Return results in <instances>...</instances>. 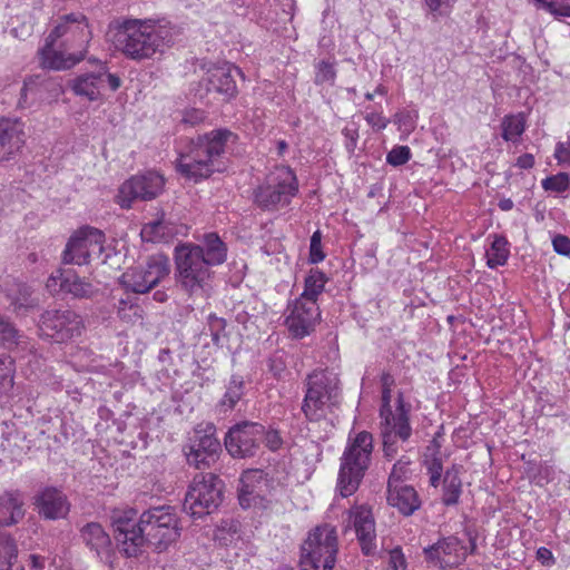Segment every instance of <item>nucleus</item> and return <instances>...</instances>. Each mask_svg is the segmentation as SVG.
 I'll use <instances>...</instances> for the list:
<instances>
[{"label":"nucleus","mask_w":570,"mask_h":570,"mask_svg":"<svg viewBox=\"0 0 570 570\" xmlns=\"http://www.w3.org/2000/svg\"><path fill=\"white\" fill-rule=\"evenodd\" d=\"M117 546L127 558L138 557L145 544L163 552L180 537L179 519L169 505L144 511L137 523L118 519L114 523Z\"/></svg>","instance_id":"1"},{"label":"nucleus","mask_w":570,"mask_h":570,"mask_svg":"<svg viewBox=\"0 0 570 570\" xmlns=\"http://www.w3.org/2000/svg\"><path fill=\"white\" fill-rule=\"evenodd\" d=\"M233 136L227 129H217L186 140L176 160V170L194 183L209 178L222 171L218 159L225 153V146Z\"/></svg>","instance_id":"2"},{"label":"nucleus","mask_w":570,"mask_h":570,"mask_svg":"<svg viewBox=\"0 0 570 570\" xmlns=\"http://www.w3.org/2000/svg\"><path fill=\"white\" fill-rule=\"evenodd\" d=\"M171 42V28L154 19H126L115 33L116 48L136 61L153 58Z\"/></svg>","instance_id":"3"},{"label":"nucleus","mask_w":570,"mask_h":570,"mask_svg":"<svg viewBox=\"0 0 570 570\" xmlns=\"http://www.w3.org/2000/svg\"><path fill=\"white\" fill-rule=\"evenodd\" d=\"M373 452V436L362 431L350 440L343 455L337 478V490L343 498L352 495L360 487L370 468Z\"/></svg>","instance_id":"4"},{"label":"nucleus","mask_w":570,"mask_h":570,"mask_svg":"<svg viewBox=\"0 0 570 570\" xmlns=\"http://www.w3.org/2000/svg\"><path fill=\"white\" fill-rule=\"evenodd\" d=\"M302 413L309 422H320L338 403L340 379L327 370H315L304 380Z\"/></svg>","instance_id":"5"},{"label":"nucleus","mask_w":570,"mask_h":570,"mask_svg":"<svg viewBox=\"0 0 570 570\" xmlns=\"http://www.w3.org/2000/svg\"><path fill=\"white\" fill-rule=\"evenodd\" d=\"M175 278L189 295L204 296L212 278L210 267L206 264L202 247L183 244L175 248Z\"/></svg>","instance_id":"6"},{"label":"nucleus","mask_w":570,"mask_h":570,"mask_svg":"<svg viewBox=\"0 0 570 570\" xmlns=\"http://www.w3.org/2000/svg\"><path fill=\"white\" fill-rule=\"evenodd\" d=\"M337 551L336 529L327 523L317 525L301 547V570H332Z\"/></svg>","instance_id":"7"},{"label":"nucleus","mask_w":570,"mask_h":570,"mask_svg":"<svg viewBox=\"0 0 570 570\" xmlns=\"http://www.w3.org/2000/svg\"><path fill=\"white\" fill-rule=\"evenodd\" d=\"M298 191L297 178L289 167H278L253 191L254 204L262 210L273 212L289 204Z\"/></svg>","instance_id":"8"},{"label":"nucleus","mask_w":570,"mask_h":570,"mask_svg":"<svg viewBox=\"0 0 570 570\" xmlns=\"http://www.w3.org/2000/svg\"><path fill=\"white\" fill-rule=\"evenodd\" d=\"M224 500V481L214 473L194 476L184 501V510L193 518L214 513Z\"/></svg>","instance_id":"9"},{"label":"nucleus","mask_w":570,"mask_h":570,"mask_svg":"<svg viewBox=\"0 0 570 570\" xmlns=\"http://www.w3.org/2000/svg\"><path fill=\"white\" fill-rule=\"evenodd\" d=\"M83 328L81 316L69 308L46 309L40 315V335L55 343H67L80 336Z\"/></svg>","instance_id":"10"},{"label":"nucleus","mask_w":570,"mask_h":570,"mask_svg":"<svg viewBox=\"0 0 570 570\" xmlns=\"http://www.w3.org/2000/svg\"><path fill=\"white\" fill-rule=\"evenodd\" d=\"M222 444L216 436V428L208 423L204 429H196L190 442L184 446L187 463L197 470H205L217 462Z\"/></svg>","instance_id":"11"},{"label":"nucleus","mask_w":570,"mask_h":570,"mask_svg":"<svg viewBox=\"0 0 570 570\" xmlns=\"http://www.w3.org/2000/svg\"><path fill=\"white\" fill-rule=\"evenodd\" d=\"M170 274L169 259L165 255L151 256L146 267L129 268L120 277L121 285L136 294H145Z\"/></svg>","instance_id":"12"},{"label":"nucleus","mask_w":570,"mask_h":570,"mask_svg":"<svg viewBox=\"0 0 570 570\" xmlns=\"http://www.w3.org/2000/svg\"><path fill=\"white\" fill-rule=\"evenodd\" d=\"M265 426L258 422L243 421L232 426L225 435V448L236 459L253 458L259 450Z\"/></svg>","instance_id":"13"},{"label":"nucleus","mask_w":570,"mask_h":570,"mask_svg":"<svg viewBox=\"0 0 570 570\" xmlns=\"http://www.w3.org/2000/svg\"><path fill=\"white\" fill-rule=\"evenodd\" d=\"M105 235L101 230L85 227L72 236L62 253L65 264L86 265L99 258L104 252Z\"/></svg>","instance_id":"14"},{"label":"nucleus","mask_w":570,"mask_h":570,"mask_svg":"<svg viewBox=\"0 0 570 570\" xmlns=\"http://www.w3.org/2000/svg\"><path fill=\"white\" fill-rule=\"evenodd\" d=\"M164 185V177L155 171L135 175L120 186L118 204L121 208L129 209L134 202L151 200L163 191Z\"/></svg>","instance_id":"15"},{"label":"nucleus","mask_w":570,"mask_h":570,"mask_svg":"<svg viewBox=\"0 0 570 570\" xmlns=\"http://www.w3.org/2000/svg\"><path fill=\"white\" fill-rule=\"evenodd\" d=\"M66 37L62 46L65 49L80 47L86 49L91 39L88 20L81 12H72L59 18L57 26L51 30L47 38L50 42H57ZM82 52L85 50H81Z\"/></svg>","instance_id":"16"},{"label":"nucleus","mask_w":570,"mask_h":570,"mask_svg":"<svg viewBox=\"0 0 570 570\" xmlns=\"http://www.w3.org/2000/svg\"><path fill=\"white\" fill-rule=\"evenodd\" d=\"M425 559L433 562L440 569H451L462 564L468 557V548L455 535L440 539L423 550Z\"/></svg>","instance_id":"17"},{"label":"nucleus","mask_w":570,"mask_h":570,"mask_svg":"<svg viewBox=\"0 0 570 570\" xmlns=\"http://www.w3.org/2000/svg\"><path fill=\"white\" fill-rule=\"evenodd\" d=\"M287 309L286 325L295 337L308 335L321 318L320 307L314 301L297 298Z\"/></svg>","instance_id":"18"},{"label":"nucleus","mask_w":570,"mask_h":570,"mask_svg":"<svg viewBox=\"0 0 570 570\" xmlns=\"http://www.w3.org/2000/svg\"><path fill=\"white\" fill-rule=\"evenodd\" d=\"M235 75L242 76V70L233 65L213 66L208 68L199 85L207 92H216L229 99L237 92Z\"/></svg>","instance_id":"19"},{"label":"nucleus","mask_w":570,"mask_h":570,"mask_svg":"<svg viewBox=\"0 0 570 570\" xmlns=\"http://www.w3.org/2000/svg\"><path fill=\"white\" fill-rule=\"evenodd\" d=\"M81 542L105 564H112L115 550L111 538L98 522H88L79 529Z\"/></svg>","instance_id":"20"},{"label":"nucleus","mask_w":570,"mask_h":570,"mask_svg":"<svg viewBox=\"0 0 570 570\" xmlns=\"http://www.w3.org/2000/svg\"><path fill=\"white\" fill-rule=\"evenodd\" d=\"M71 294L76 298H90L97 292L95 286L85 278L79 277L72 269H58L47 281V287L56 292Z\"/></svg>","instance_id":"21"},{"label":"nucleus","mask_w":570,"mask_h":570,"mask_svg":"<svg viewBox=\"0 0 570 570\" xmlns=\"http://www.w3.org/2000/svg\"><path fill=\"white\" fill-rule=\"evenodd\" d=\"M35 505L39 515L46 520L65 519L70 511L67 495L57 488L43 489L36 497Z\"/></svg>","instance_id":"22"},{"label":"nucleus","mask_w":570,"mask_h":570,"mask_svg":"<svg viewBox=\"0 0 570 570\" xmlns=\"http://www.w3.org/2000/svg\"><path fill=\"white\" fill-rule=\"evenodd\" d=\"M24 132L18 120L0 119V160H9L21 151Z\"/></svg>","instance_id":"23"},{"label":"nucleus","mask_w":570,"mask_h":570,"mask_svg":"<svg viewBox=\"0 0 570 570\" xmlns=\"http://www.w3.org/2000/svg\"><path fill=\"white\" fill-rule=\"evenodd\" d=\"M357 539L364 554L370 556L375 549V521L372 511L366 507H357L351 517Z\"/></svg>","instance_id":"24"},{"label":"nucleus","mask_w":570,"mask_h":570,"mask_svg":"<svg viewBox=\"0 0 570 570\" xmlns=\"http://www.w3.org/2000/svg\"><path fill=\"white\" fill-rule=\"evenodd\" d=\"M6 297L9 301V308L19 317L27 316L39 307V298L33 289L21 282L8 285Z\"/></svg>","instance_id":"25"},{"label":"nucleus","mask_w":570,"mask_h":570,"mask_svg":"<svg viewBox=\"0 0 570 570\" xmlns=\"http://www.w3.org/2000/svg\"><path fill=\"white\" fill-rule=\"evenodd\" d=\"M387 502L404 517L412 515L421 507L419 494L411 485L387 487Z\"/></svg>","instance_id":"26"},{"label":"nucleus","mask_w":570,"mask_h":570,"mask_svg":"<svg viewBox=\"0 0 570 570\" xmlns=\"http://www.w3.org/2000/svg\"><path fill=\"white\" fill-rule=\"evenodd\" d=\"M56 42H50L49 38H46V43L40 50L41 65L49 69H69L76 63L83 59V52L70 53L65 56L63 52L55 50Z\"/></svg>","instance_id":"27"},{"label":"nucleus","mask_w":570,"mask_h":570,"mask_svg":"<svg viewBox=\"0 0 570 570\" xmlns=\"http://www.w3.org/2000/svg\"><path fill=\"white\" fill-rule=\"evenodd\" d=\"M263 481L262 471L248 470L242 474L238 487V501L243 509L258 504L262 500L257 484Z\"/></svg>","instance_id":"28"},{"label":"nucleus","mask_w":570,"mask_h":570,"mask_svg":"<svg viewBox=\"0 0 570 570\" xmlns=\"http://www.w3.org/2000/svg\"><path fill=\"white\" fill-rule=\"evenodd\" d=\"M410 409L411 405H406L403 401L402 394H400L397 397L395 413H392L389 409V413L385 416V422L383 424L384 426L390 428L391 431L395 432L402 442H406L412 433L409 416Z\"/></svg>","instance_id":"29"},{"label":"nucleus","mask_w":570,"mask_h":570,"mask_svg":"<svg viewBox=\"0 0 570 570\" xmlns=\"http://www.w3.org/2000/svg\"><path fill=\"white\" fill-rule=\"evenodd\" d=\"M24 515L23 499L19 491H6L0 497V525L18 523Z\"/></svg>","instance_id":"30"},{"label":"nucleus","mask_w":570,"mask_h":570,"mask_svg":"<svg viewBox=\"0 0 570 570\" xmlns=\"http://www.w3.org/2000/svg\"><path fill=\"white\" fill-rule=\"evenodd\" d=\"M104 75H98V71L82 73L71 80V89L77 96L86 97L90 101L97 100L104 87Z\"/></svg>","instance_id":"31"},{"label":"nucleus","mask_w":570,"mask_h":570,"mask_svg":"<svg viewBox=\"0 0 570 570\" xmlns=\"http://www.w3.org/2000/svg\"><path fill=\"white\" fill-rule=\"evenodd\" d=\"M200 247L203 257L209 267L220 265L226 261L227 247L217 234H206L204 246Z\"/></svg>","instance_id":"32"},{"label":"nucleus","mask_w":570,"mask_h":570,"mask_svg":"<svg viewBox=\"0 0 570 570\" xmlns=\"http://www.w3.org/2000/svg\"><path fill=\"white\" fill-rule=\"evenodd\" d=\"M461 493L462 481L460 478V468L453 465L451 469L446 470L443 478L442 503L446 507L458 504Z\"/></svg>","instance_id":"33"},{"label":"nucleus","mask_w":570,"mask_h":570,"mask_svg":"<svg viewBox=\"0 0 570 570\" xmlns=\"http://www.w3.org/2000/svg\"><path fill=\"white\" fill-rule=\"evenodd\" d=\"M327 277L320 269L312 268L305 278V286L302 295L298 297L303 301H314L317 304V297L323 293Z\"/></svg>","instance_id":"34"},{"label":"nucleus","mask_w":570,"mask_h":570,"mask_svg":"<svg viewBox=\"0 0 570 570\" xmlns=\"http://www.w3.org/2000/svg\"><path fill=\"white\" fill-rule=\"evenodd\" d=\"M509 243L503 236H494V239L487 250V264L490 268H495L498 266H502L507 263L510 250Z\"/></svg>","instance_id":"35"},{"label":"nucleus","mask_w":570,"mask_h":570,"mask_svg":"<svg viewBox=\"0 0 570 570\" xmlns=\"http://www.w3.org/2000/svg\"><path fill=\"white\" fill-rule=\"evenodd\" d=\"M244 381L239 376H232L227 390L219 402V406L224 409L225 412L230 411L235 407L238 401L242 399L244 394Z\"/></svg>","instance_id":"36"},{"label":"nucleus","mask_w":570,"mask_h":570,"mask_svg":"<svg viewBox=\"0 0 570 570\" xmlns=\"http://www.w3.org/2000/svg\"><path fill=\"white\" fill-rule=\"evenodd\" d=\"M173 233V227L163 217L146 224L142 227L141 235L147 240H159Z\"/></svg>","instance_id":"37"},{"label":"nucleus","mask_w":570,"mask_h":570,"mask_svg":"<svg viewBox=\"0 0 570 570\" xmlns=\"http://www.w3.org/2000/svg\"><path fill=\"white\" fill-rule=\"evenodd\" d=\"M227 321L212 313L207 317V327L212 337V342L216 347H223V338L227 337Z\"/></svg>","instance_id":"38"},{"label":"nucleus","mask_w":570,"mask_h":570,"mask_svg":"<svg viewBox=\"0 0 570 570\" xmlns=\"http://www.w3.org/2000/svg\"><path fill=\"white\" fill-rule=\"evenodd\" d=\"M242 524L238 520L235 519H223L218 524L215 538L219 541H223L224 544H227L228 541H232L235 537H239Z\"/></svg>","instance_id":"39"},{"label":"nucleus","mask_w":570,"mask_h":570,"mask_svg":"<svg viewBox=\"0 0 570 570\" xmlns=\"http://www.w3.org/2000/svg\"><path fill=\"white\" fill-rule=\"evenodd\" d=\"M410 464L411 460L406 456H402L400 460H397L390 473L387 487H396L401 485L404 479H406L407 474L410 473Z\"/></svg>","instance_id":"40"},{"label":"nucleus","mask_w":570,"mask_h":570,"mask_svg":"<svg viewBox=\"0 0 570 570\" xmlns=\"http://www.w3.org/2000/svg\"><path fill=\"white\" fill-rule=\"evenodd\" d=\"M524 131V124L513 117V116H509V117H505L502 121V138L505 140V141H514L515 138H518L519 136H521Z\"/></svg>","instance_id":"41"},{"label":"nucleus","mask_w":570,"mask_h":570,"mask_svg":"<svg viewBox=\"0 0 570 570\" xmlns=\"http://www.w3.org/2000/svg\"><path fill=\"white\" fill-rule=\"evenodd\" d=\"M568 186L569 176L566 173H559L542 180V187L544 190L562 193L567 190Z\"/></svg>","instance_id":"42"},{"label":"nucleus","mask_w":570,"mask_h":570,"mask_svg":"<svg viewBox=\"0 0 570 570\" xmlns=\"http://www.w3.org/2000/svg\"><path fill=\"white\" fill-rule=\"evenodd\" d=\"M0 336L2 341L9 345L18 344L19 331L13 323L3 315H0Z\"/></svg>","instance_id":"43"},{"label":"nucleus","mask_w":570,"mask_h":570,"mask_svg":"<svg viewBox=\"0 0 570 570\" xmlns=\"http://www.w3.org/2000/svg\"><path fill=\"white\" fill-rule=\"evenodd\" d=\"M411 158V149L409 146H395L386 155V163L391 166L397 167L406 164Z\"/></svg>","instance_id":"44"},{"label":"nucleus","mask_w":570,"mask_h":570,"mask_svg":"<svg viewBox=\"0 0 570 570\" xmlns=\"http://www.w3.org/2000/svg\"><path fill=\"white\" fill-rule=\"evenodd\" d=\"M336 77V71L334 69V66L326 62V61H320L316 66V75H315V83L316 85H323V83H334Z\"/></svg>","instance_id":"45"},{"label":"nucleus","mask_w":570,"mask_h":570,"mask_svg":"<svg viewBox=\"0 0 570 570\" xmlns=\"http://www.w3.org/2000/svg\"><path fill=\"white\" fill-rule=\"evenodd\" d=\"M17 559V548L11 541L0 546V570H11L13 560Z\"/></svg>","instance_id":"46"},{"label":"nucleus","mask_w":570,"mask_h":570,"mask_svg":"<svg viewBox=\"0 0 570 570\" xmlns=\"http://www.w3.org/2000/svg\"><path fill=\"white\" fill-rule=\"evenodd\" d=\"M321 240H322L321 232L320 230L314 232L311 237V244H309V262L312 264H317L325 258V254L322 250Z\"/></svg>","instance_id":"47"},{"label":"nucleus","mask_w":570,"mask_h":570,"mask_svg":"<svg viewBox=\"0 0 570 570\" xmlns=\"http://www.w3.org/2000/svg\"><path fill=\"white\" fill-rule=\"evenodd\" d=\"M543 9L557 18L570 17V4L562 1L544 2Z\"/></svg>","instance_id":"48"},{"label":"nucleus","mask_w":570,"mask_h":570,"mask_svg":"<svg viewBox=\"0 0 570 570\" xmlns=\"http://www.w3.org/2000/svg\"><path fill=\"white\" fill-rule=\"evenodd\" d=\"M387 567L392 570H406V561L400 548L390 552Z\"/></svg>","instance_id":"49"},{"label":"nucleus","mask_w":570,"mask_h":570,"mask_svg":"<svg viewBox=\"0 0 570 570\" xmlns=\"http://www.w3.org/2000/svg\"><path fill=\"white\" fill-rule=\"evenodd\" d=\"M263 441H265V445L271 451H277L283 444V440L277 430H266L265 429V434H264Z\"/></svg>","instance_id":"50"},{"label":"nucleus","mask_w":570,"mask_h":570,"mask_svg":"<svg viewBox=\"0 0 570 570\" xmlns=\"http://www.w3.org/2000/svg\"><path fill=\"white\" fill-rule=\"evenodd\" d=\"M101 73H105L104 75V83L107 82L109 88L112 91H116L117 89L120 88V86H121L120 78L115 73H109L107 70V66L105 63L99 65L98 75H101Z\"/></svg>","instance_id":"51"},{"label":"nucleus","mask_w":570,"mask_h":570,"mask_svg":"<svg viewBox=\"0 0 570 570\" xmlns=\"http://www.w3.org/2000/svg\"><path fill=\"white\" fill-rule=\"evenodd\" d=\"M366 122L375 130L385 129L390 120L379 112H368L365 116Z\"/></svg>","instance_id":"52"},{"label":"nucleus","mask_w":570,"mask_h":570,"mask_svg":"<svg viewBox=\"0 0 570 570\" xmlns=\"http://www.w3.org/2000/svg\"><path fill=\"white\" fill-rule=\"evenodd\" d=\"M554 157L559 164H567L570 166V140L568 142L557 144Z\"/></svg>","instance_id":"53"},{"label":"nucleus","mask_w":570,"mask_h":570,"mask_svg":"<svg viewBox=\"0 0 570 570\" xmlns=\"http://www.w3.org/2000/svg\"><path fill=\"white\" fill-rule=\"evenodd\" d=\"M552 245L554 250L560 255H570V239L563 235H557Z\"/></svg>","instance_id":"54"},{"label":"nucleus","mask_w":570,"mask_h":570,"mask_svg":"<svg viewBox=\"0 0 570 570\" xmlns=\"http://www.w3.org/2000/svg\"><path fill=\"white\" fill-rule=\"evenodd\" d=\"M205 119L204 111L198 109H191L185 112L183 117V122L190 126H196L203 122Z\"/></svg>","instance_id":"55"},{"label":"nucleus","mask_w":570,"mask_h":570,"mask_svg":"<svg viewBox=\"0 0 570 570\" xmlns=\"http://www.w3.org/2000/svg\"><path fill=\"white\" fill-rule=\"evenodd\" d=\"M515 165L521 169H530L534 166V156L532 154H523L518 157Z\"/></svg>","instance_id":"56"},{"label":"nucleus","mask_w":570,"mask_h":570,"mask_svg":"<svg viewBox=\"0 0 570 570\" xmlns=\"http://www.w3.org/2000/svg\"><path fill=\"white\" fill-rule=\"evenodd\" d=\"M429 474H438L442 475L443 472V464L440 456H432V460L430 461L428 465Z\"/></svg>","instance_id":"57"},{"label":"nucleus","mask_w":570,"mask_h":570,"mask_svg":"<svg viewBox=\"0 0 570 570\" xmlns=\"http://www.w3.org/2000/svg\"><path fill=\"white\" fill-rule=\"evenodd\" d=\"M381 435L383 439V443H394L397 444V440L400 438L395 434V432L391 431L390 428L382 425Z\"/></svg>","instance_id":"58"},{"label":"nucleus","mask_w":570,"mask_h":570,"mask_svg":"<svg viewBox=\"0 0 570 570\" xmlns=\"http://www.w3.org/2000/svg\"><path fill=\"white\" fill-rule=\"evenodd\" d=\"M383 452H384V456L387 460H392L395 458V455L399 452V445L394 444V443H383Z\"/></svg>","instance_id":"59"},{"label":"nucleus","mask_w":570,"mask_h":570,"mask_svg":"<svg viewBox=\"0 0 570 570\" xmlns=\"http://www.w3.org/2000/svg\"><path fill=\"white\" fill-rule=\"evenodd\" d=\"M394 383H395L394 377L389 372H384L381 375L382 390H392V386L394 385Z\"/></svg>","instance_id":"60"},{"label":"nucleus","mask_w":570,"mask_h":570,"mask_svg":"<svg viewBox=\"0 0 570 570\" xmlns=\"http://www.w3.org/2000/svg\"><path fill=\"white\" fill-rule=\"evenodd\" d=\"M537 557L542 563H547L548 561H553L552 552L547 548H540L537 551Z\"/></svg>","instance_id":"61"},{"label":"nucleus","mask_w":570,"mask_h":570,"mask_svg":"<svg viewBox=\"0 0 570 570\" xmlns=\"http://www.w3.org/2000/svg\"><path fill=\"white\" fill-rule=\"evenodd\" d=\"M344 135L346 138H348V142L346 144V147L348 150H353L355 148V145H356V139H357V132L355 130H348V129H345L344 130Z\"/></svg>","instance_id":"62"},{"label":"nucleus","mask_w":570,"mask_h":570,"mask_svg":"<svg viewBox=\"0 0 570 570\" xmlns=\"http://www.w3.org/2000/svg\"><path fill=\"white\" fill-rule=\"evenodd\" d=\"M269 371L274 373L275 376H281V373L284 371V366L282 362H277L275 358L269 360Z\"/></svg>","instance_id":"63"},{"label":"nucleus","mask_w":570,"mask_h":570,"mask_svg":"<svg viewBox=\"0 0 570 570\" xmlns=\"http://www.w3.org/2000/svg\"><path fill=\"white\" fill-rule=\"evenodd\" d=\"M29 559H30L31 569H33V570L43 569V567H45L43 558H40L38 556H35V554H31L29 557Z\"/></svg>","instance_id":"64"}]
</instances>
